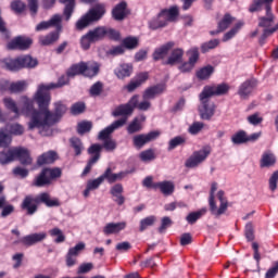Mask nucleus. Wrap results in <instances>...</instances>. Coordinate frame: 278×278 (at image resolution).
<instances>
[{
	"label": "nucleus",
	"mask_w": 278,
	"mask_h": 278,
	"mask_svg": "<svg viewBox=\"0 0 278 278\" xmlns=\"http://www.w3.org/2000/svg\"><path fill=\"white\" fill-rule=\"evenodd\" d=\"M34 101L27 96H23L22 103L24 116H30L28 122V129H39L40 136H53V125L60 123V118L66 114V105L62 102L54 103V112L49 110V104L38 105L39 111L34 108Z\"/></svg>",
	"instance_id": "nucleus-1"
},
{
	"label": "nucleus",
	"mask_w": 278,
	"mask_h": 278,
	"mask_svg": "<svg viewBox=\"0 0 278 278\" xmlns=\"http://www.w3.org/2000/svg\"><path fill=\"white\" fill-rule=\"evenodd\" d=\"M45 203L47 207H60V201L58 199H51L49 193L43 192L34 198V195H27L22 202V210H25L29 216L38 212V205Z\"/></svg>",
	"instance_id": "nucleus-2"
},
{
	"label": "nucleus",
	"mask_w": 278,
	"mask_h": 278,
	"mask_svg": "<svg viewBox=\"0 0 278 278\" xmlns=\"http://www.w3.org/2000/svg\"><path fill=\"white\" fill-rule=\"evenodd\" d=\"M68 77L71 76H61L56 84L50 83L48 85H38L37 91L34 94V101H36L37 105L40 108H42V105H49L51 103V93L49 91L55 88H62V86H66V84H68Z\"/></svg>",
	"instance_id": "nucleus-3"
},
{
	"label": "nucleus",
	"mask_w": 278,
	"mask_h": 278,
	"mask_svg": "<svg viewBox=\"0 0 278 278\" xmlns=\"http://www.w3.org/2000/svg\"><path fill=\"white\" fill-rule=\"evenodd\" d=\"M18 160L23 166H29L33 162L29 151L24 148H11L8 151L0 152V164H10Z\"/></svg>",
	"instance_id": "nucleus-4"
},
{
	"label": "nucleus",
	"mask_w": 278,
	"mask_h": 278,
	"mask_svg": "<svg viewBox=\"0 0 278 278\" xmlns=\"http://www.w3.org/2000/svg\"><path fill=\"white\" fill-rule=\"evenodd\" d=\"M179 16V8L177 5L162 10L156 16L149 22L150 29H160L166 27L168 23H173Z\"/></svg>",
	"instance_id": "nucleus-5"
},
{
	"label": "nucleus",
	"mask_w": 278,
	"mask_h": 278,
	"mask_svg": "<svg viewBox=\"0 0 278 278\" xmlns=\"http://www.w3.org/2000/svg\"><path fill=\"white\" fill-rule=\"evenodd\" d=\"M126 123L127 118H119L99 132L98 140H103L101 150L105 149V151H114L116 149V141L110 138V135L114 134L116 129H121V127H123Z\"/></svg>",
	"instance_id": "nucleus-6"
},
{
	"label": "nucleus",
	"mask_w": 278,
	"mask_h": 278,
	"mask_svg": "<svg viewBox=\"0 0 278 278\" xmlns=\"http://www.w3.org/2000/svg\"><path fill=\"white\" fill-rule=\"evenodd\" d=\"M105 15V5L104 4H98L93 7L91 10H89L88 13L83 15L77 22H76V29H86L88 25H91V23H97V21H101L103 16Z\"/></svg>",
	"instance_id": "nucleus-7"
},
{
	"label": "nucleus",
	"mask_w": 278,
	"mask_h": 278,
	"mask_svg": "<svg viewBox=\"0 0 278 278\" xmlns=\"http://www.w3.org/2000/svg\"><path fill=\"white\" fill-rule=\"evenodd\" d=\"M99 68L101 65L97 62L78 63L74 64L67 71L68 77H75V75H85V77H94L99 75Z\"/></svg>",
	"instance_id": "nucleus-8"
},
{
	"label": "nucleus",
	"mask_w": 278,
	"mask_h": 278,
	"mask_svg": "<svg viewBox=\"0 0 278 278\" xmlns=\"http://www.w3.org/2000/svg\"><path fill=\"white\" fill-rule=\"evenodd\" d=\"M218 190V185L214 182L211 187V193H210V199H208V205L212 214L214 216H220L227 212V200H225V192L224 191H218L217 193V199L220 202L219 207L216 206V202H214V194Z\"/></svg>",
	"instance_id": "nucleus-9"
},
{
	"label": "nucleus",
	"mask_w": 278,
	"mask_h": 278,
	"mask_svg": "<svg viewBox=\"0 0 278 278\" xmlns=\"http://www.w3.org/2000/svg\"><path fill=\"white\" fill-rule=\"evenodd\" d=\"M62 177V169L55 168H43L41 173L35 178L33 185L37 188H45V186L51 185L53 179Z\"/></svg>",
	"instance_id": "nucleus-10"
},
{
	"label": "nucleus",
	"mask_w": 278,
	"mask_h": 278,
	"mask_svg": "<svg viewBox=\"0 0 278 278\" xmlns=\"http://www.w3.org/2000/svg\"><path fill=\"white\" fill-rule=\"evenodd\" d=\"M275 23V14H273V10L266 12V16H262L258 18V27H263V35L261 40L267 39L269 36H273L275 31H278V23L273 26Z\"/></svg>",
	"instance_id": "nucleus-11"
},
{
	"label": "nucleus",
	"mask_w": 278,
	"mask_h": 278,
	"mask_svg": "<svg viewBox=\"0 0 278 278\" xmlns=\"http://www.w3.org/2000/svg\"><path fill=\"white\" fill-rule=\"evenodd\" d=\"M212 149L204 147L201 150L194 151L192 155L185 162L186 168H197L200 164H203L210 157Z\"/></svg>",
	"instance_id": "nucleus-12"
},
{
	"label": "nucleus",
	"mask_w": 278,
	"mask_h": 278,
	"mask_svg": "<svg viewBox=\"0 0 278 278\" xmlns=\"http://www.w3.org/2000/svg\"><path fill=\"white\" fill-rule=\"evenodd\" d=\"M3 103H4V106L7 108V110H10L11 112H13L14 116L10 117L0 111L1 123H5L7 121H14V118H18V116H21V114H25V113H23V108H25V104H23V97L20 100V103L22 105L21 111L18 110V105H16V102L12 98H4Z\"/></svg>",
	"instance_id": "nucleus-13"
},
{
	"label": "nucleus",
	"mask_w": 278,
	"mask_h": 278,
	"mask_svg": "<svg viewBox=\"0 0 278 278\" xmlns=\"http://www.w3.org/2000/svg\"><path fill=\"white\" fill-rule=\"evenodd\" d=\"M201 105L199 108L200 116L203 121H210L212 116H214V112H216V104L210 101V97L205 94L203 97V91L200 93Z\"/></svg>",
	"instance_id": "nucleus-14"
},
{
	"label": "nucleus",
	"mask_w": 278,
	"mask_h": 278,
	"mask_svg": "<svg viewBox=\"0 0 278 278\" xmlns=\"http://www.w3.org/2000/svg\"><path fill=\"white\" fill-rule=\"evenodd\" d=\"M89 34L91 35L92 39L96 42H99V40H103L105 36H108L109 38H112L113 40H118V38H121V35L118 34V31H116L113 28H108L105 26H100L92 30H89Z\"/></svg>",
	"instance_id": "nucleus-15"
},
{
	"label": "nucleus",
	"mask_w": 278,
	"mask_h": 278,
	"mask_svg": "<svg viewBox=\"0 0 278 278\" xmlns=\"http://www.w3.org/2000/svg\"><path fill=\"white\" fill-rule=\"evenodd\" d=\"M136 105H138V96L130 98L128 103L115 108V110L112 112V116H123L122 118H126L127 122V117L134 113Z\"/></svg>",
	"instance_id": "nucleus-16"
},
{
	"label": "nucleus",
	"mask_w": 278,
	"mask_h": 278,
	"mask_svg": "<svg viewBox=\"0 0 278 278\" xmlns=\"http://www.w3.org/2000/svg\"><path fill=\"white\" fill-rule=\"evenodd\" d=\"M188 61L184 62L178 66L180 73H190L197 66V62H199V48H191L187 51Z\"/></svg>",
	"instance_id": "nucleus-17"
},
{
	"label": "nucleus",
	"mask_w": 278,
	"mask_h": 278,
	"mask_svg": "<svg viewBox=\"0 0 278 278\" xmlns=\"http://www.w3.org/2000/svg\"><path fill=\"white\" fill-rule=\"evenodd\" d=\"M231 87L229 85L223 83L219 85L205 86L202 90V97H223V94H227Z\"/></svg>",
	"instance_id": "nucleus-18"
},
{
	"label": "nucleus",
	"mask_w": 278,
	"mask_h": 278,
	"mask_svg": "<svg viewBox=\"0 0 278 278\" xmlns=\"http://www.w3.org/2000/svg\"><path fill=\"white\" fill-rule=\"evenodd\" d=\"M101 144L94 143L91 144L90 148L88 149L89 155H91L90 160L87 163V166L85 167L83 175H88L90 170H92V166L99 162L101 159Z\"/></svg>",
	"instance_id": "nucleus-19"
},
{
	"label": "nucleus",
	"mask_w": 278,
	"mask_h": 278,
	"mask_svg": "<svg viewBox=\"0 0 278 278\" xmlns=\"http://www.w3.org/2000/svg\"><path fill=\"white\" fill-rule=\"evenodd\" d=\"M256 86L257 80L255 78H251L242 83L238 89L240 99H249V97L253 94V90H255Z\"/></svg>",
	"instance_id": "nucleus-20"
},
{
	"label": "nucleus",
	"mask_w": 278,
	"mask_h": 278,
	"mask_svg": "<svg viewBox=\"0 0 278 278\" xmlns=\"http://www.w3.org/2000/svg\"><path fill=\"white\" fill-rule=\"evenodd\" d=\"M31 39L23 36L15 37L13 40H11L8 45L7 48L10 50H16L18 49L20 51H25L31 47Z\"/></svg>",
	"instance_id": "nucleus-21"
},
{
	"label": "nucleus",
	"mask_w": 278,
	"mask_h": 278,
	"mask_svg": "<svg viewBox=\"0 0 278 278\" xmlns=\"http://www.w3.org/2000/svg\"><path fill=\"white\" fill-rule=\"evenodd\" d=\"M160 137V131H151L147 135H137L132 138V142L137 149H142L144 144Z\"/></svg>",
	"instance_id": "nucleus-22"
},
{
	"label": "nucleus",
	"mask_w": 278,
	"mask_h": 278,
	"mask_svg": "<svg viewBox=\"0 0 278 278\" xmlns=\"http://www.w3.org/2000/svg\"><path fill=\"white\" fill-rule=\"evenodd\" d=\"M51 27H56L58 31H62V16L54 15L47 22H41L36 26V31H43L45 29H49Z\"/></svg>",
	"instance_id": "nucleus-23"
},
{
	"label": "nucleus",
	"mask_w": 278,
	"mask_h": 278,
	"mask_svg": "<svg viewBox=\"0 0 278 278\" xmlns=\"http://www.w3.org/2000/svg\"><path fill=\"white\" fill-rule=\"evenodd\" d=\"M47 239V232H36L31 235H27L23 237L20 242L25 247H34V244H38V242H42V240Z\"/></svg>",
	"instance_id": "nucleus-24"
},
{
	"label": "nucleus",
	"mask_w": 278,
	"mask_h": 278,
	"mask_svg": "<svg viewBox=\"0 0 278 278\" xmlns=\"http://www.w3.org/2000/svg\"><path fill=\"white\" fill-rule=\"evenodd\" d=\"M125 229H127V222L109 223L103 227V233L105 236H112L121 233V231H125Z\"/></svg>",
	"instance_id": "nucleus-25"
},
{
	"label": "nucleus",
	"mask_w": 278,
	"mask_h": 278,
	"mask_svg": "<svg viewBox=\"0 0 278 278\" xmlns=\"http://www.w3.org/2000/svg\"><path fill=\"white\" fill-rule=\"evenodd\" d=\"M273 1L275 0H253L249 8V12H262L264 8L266 12H270L273 10Z\"/></svg>",
	"instance_id": "nucleus-26"
},
{
	"label": "nucleus",
	"mask_w": 278,
	"mask_h": 278,
	"mask_svg": "<svg viewBox=\"0 0 278 278\" xmlns=\"http://www.w3.org/2000/svg\"><path fill=\"white\" fill-rule=\"evenodd\" d=\"M129 14V10H127V3L121 2L112 10V16L115 21H125Z\"/></svg>",
	"instance_id": "nucleus-27"
},
{
	"label": "nucleus",
	"mask_w": 278,
	"mask_h": 278,
	"mask_svg": "<svg viewBox=\"0 0 278 278\" xmlns=\"http://www.w3.org/2000/svg\"><path fill=\"white\" fill-rule=\"evenodd\" d=\"M175 47V42L168 41L167 43L156 48L153 53V60H164L166 55H168V51H170Z\"/></svg>",
	"instance_id": "nucleus-28"
},
{
	"label": "nucleus",
	"mask_w": 278,
	"mask_h": 278,
	"mask_svg": "<svg viewBox=\"0 0 278 278\" xmlns=\"http://www.w3.org/2000/svg\"><path fill=\"white\" fill-rule=\"evenodd\" d=\"M159 190L162 192V194H165L166 197H169V194H173L175 192V184L173 181H161V182H154L153 189Z\"/></svg>",
	"instance_id": "nucleus-29"
},
{
	"label": "nucleus",
	"mask_w": 278,
	"mask_h": 278,
	"mask_svg": "<svg viewBox=\"0 0 278 278\" xmlns=\"http://www.w3.org/2000/svg\"><path fill=\"white\" fill-rule=\"evenodd\" d=\"M131 73H134V66H131V64L129 63L121 64L114 71V74L118 79H125V77H131Z\"/></svg>",
	"instance_id": "nucleus-30"
},
{
	"label": "nucleus",
	"mask_w": 278,
	"mask_h": 278,
	"mask_svg": "<svg viewBox=\"0 0 278 278\" xmlns=\"http://www.w3.org/2000/svg\"><path fill=\"white\" fill-rule=\"evenodd\" d=\"M103 180H108L109 184H114L115 181H121L124 177H127V172H119L117 174L112 173V168H106L102 174Z\"/></svg>",
	"instance_id": "nucleus-31"
},
{
	"label": "nucleus",
	"mask_w": 278,
	"mask_h": 278,
	"mask_svg": "<svg viewBox=\"0 0 278 278\" xmlns=\"http://www.w3.org/2000/svg\"><path fill=\"white\" fill-rule=\"evenodd\" d=\"M182 60H184V49L177 48L170 52L165 64H168L169 66H175V64H179V62H181Z\"/></svg>",
	"instance_id": "nucleus-32"
},
{
	"label": "nucleus",
	"mask_w": 278,
	"mask_h": 278,
	"mask_svg": "<svg viewBox=\"0 0 278 278\" xmlns=\"http://www.w3.org/2000/svg\"><path fill=\"white\" fill-rule=\"evenodd\" d=\"M166 90V87L164 85H156L154 87L148 88L142 96V99H148V101H151L154 97H157V94H162Z\"/></svg>",
	"instance_id": "nucleus-33"
},
{
	"label": "nucleus",
	"mask_w": 278,
	"mask_h": 278,
	"mask_svg": "<svg viewBox=\"0 0 278 278\" xmlns=\"http://www.w3.org/2000/svg\"><path fill=\"white\" fill-rule=\"evenodd\" d=\"M0 216L1 218H8V216H11V214H14V205L8 204V200L5 197H0Z\"/></svg>",
	"instance_id": "nucleus-34"
},
{
	"label": "nucleus",
	"mask_w": 278,
	"mask_h": 278,
	"mask_svg": "<svg viewBox=\"0 0 278 278\" xmlns=\"http://www.w3.org/2000/svg\"><path fill=\"white\" fill-rule=\"evenodd\" d=\"M58 160V153L53 151L46 152L41 154L38 160L37 164L38 166H45V164H53Z\"/></svg>",
	"instance_id": "nucleus-35"
},
{
	"label": "nucleus",
	"mask_w": 278,
	"mask_h": 278,
	"mask_svg": "<svg viewBox=\"0 0 278 278\" xmlns=\"http://www.w3.org/2000/svg\"><path fill=\"white\" fill-rule=\"evenodd\" d=\"M111 194L114 197L115 203L117 205H123L125 203V197H123V185L117 184L111 188Z\"/></svg>",
	"instance_id": "nucleus-36"
},
{
	"label": "nucleus",
	"mask_w": 278,
	"mask_h": 278,
	"mask_svg": "<svg viewBox=\"0 0 278 278\" xmlns=\"http://www.w3.org/2000/svg\"><path fill=\"white\" fill-rule=\"evenodd\" d=\"M2 68H5L7 71H21V63L18 58L17 59H11L7 58L1 61Z\"/></svg>",
	"instance_id": "nucleus-37"
},
{
	"label": "nucleus",
	"mask_w": 278,
	"mask_h": 278,
	"mask_svg": "<svg viewBox=\"0 0 278 278\" xmlns=\"http://www.w3.org/2000/svg\"><path fill=\"white\" fill-rule=\"evenodd\" d=\"M18 60L20 68H36V66H38V60L29 55L18 56Z\"/></svg>",
	"instance_id": "nucleus-38"
},
{
	"label": "nucleus",
	"mask_w": 278,
	"mask_h": 278,
	"mask_svg": "<svg viewBox=\"0 0 278 278\" xmlns=\"http://www.w3.org/2000/svg\"><path fill=\"white\" fill-rule=\"evenodd\" d=\"M58 40H60V33H50L39 38V42L43 45V47H49V45H53V42H58Z\"/></svg>",
	"instance_id": "nucleus-39"
},
{
	"label": "nucleus",
	"mask_w": 278,
	"mask_h": 278,
	"mask_svg": "<svg viewBox=\"0 0 278 278\" xmlns=\"http://www.w3.org/2000/svg\"><path fill=\"white\" fill-rule=\"evenodd\" d=\"M70 147L73 149L76 156L81 155V152L84 151V142H81V139L77 137H73L70 139Z\"/></svg>",
	"instance_id": "nucleus-40"
},
{
	"label": "nucleus",
	"mask_w": 278,
	"mask_h": 278,
	"mask_svg": "<svg viewBox=\"0 0 278 278\" xmlns=\"http://www.w3.org/2000/svg\"><path fill=\"white\" fill-rule=\"evenodd\" d=\"M156 220L157 218L153 215L142 218L139 223V231H147L149 227H153V225H155Z\"/></svg>",
	"instance_id": "nucleus-41"
},
{
	"label": "nucleus",
	"mask_w": 278,
	"mask_h": 278,
	"mask_svg": "<svg viewBox=\"0 0 278 278\" xmlns=\"http://www.w3.org/2000/svg\"><path fill=\"white\" fill-rule=\"evenodd\" d=\"M213 73H214V66L207 65V66L200 68L197 72V77H198V79H201V80L210 79V77H212Z\"/></svg>",
	"instance_id": "nucleus-42"
},
{
	"label": "nucleus",
	"mask_w": 278,
	"mask_h": 278,
	"mask_svg": "<svg viewBox=\"0 0 278 278\" xmlns=\"http://www.w3.org/2000/svg\"><path fill=\"white\" fill-rule=\"evenodd\" d=\"M275 162H277L275 154L266 152L262 156L261 166L262 168H268V166H274Z\"/></svg>",
	"instance_id": "nucleus-43"
},
{
	"label": "nucleus",
	"mask_w": 278,
	"mask_h": 278,
	"mask_svg": "<svg viewBox=\"0 0 278 278\" xmlns=\"http://www.w3.org/2000/svg\"><path fill=\"white\" fill-rule=\"evenodd\" d=\"M206 213L207 208H201L198 212L189 213L188 216L186 217V220L187 223H189V225H194V223H197L199 218H201V216H204V214Z\"/></svg>",
	"instance_id": "nucleus-44"
},
{
	"label": "nucleus",
	"mask_w": 278,
	"mask_h": 278,
	"mask_svg": "<svg viewBox=\"0 0 278 278\" xmlns=\"http://www.w3.org/2000/svg\"><path fill=\"white\" fill-rule=\"evenodd\" d=\"M12 144V136L5 132V128L0 129V148L8 149Z\"/></svg>",
	"instance_id": "nucleus-45"
},
{
	"label": "nucleus",
	"mask_w": 278,
	"mask_h": 278,
	"mask_svg": "<svg viewBox=\"0 0 278 278\" xmlns=\"http://www.w3.org/2000/svg\"><path fill=\"white\" fill-rule=\"evenodd\" d=\"M49 233L51 238H55L54 242L56 244H61L62 242H65L66 236H64V232L60 228H52L49 230Z\"/></svg>",
	"instance_id": "nucleus-46"
},
{
	"label": "nucleus",
	"mask_w": 278,
	"mask_h": 278,
	"mask_svg": "<svg viewBox=\"0 0 278 278\" xmlns=\"http://www.w3.org/2000/svg\"><path fill=\"white\" fill-rule=\"evenodd\" d=\"M242 25H244V23L242 22L237 23L235 27H232L228 33L224 35L223 42H228V40H231V38H235L236 34H238V31L242 29Z\"/></svg>",
	"instance_id": "nucleus-47"
},
{
	"label": "nucleus",
	"mask_w": 278,
	"mask_h": 278,
	"mask_svg": "<svg viewBox=\"0 0 278 278\" xmlns=\"http://www.w3.org/2000/svg\"><path fill=\"white\" fill-rule=\"evenodd\" d=\"M231 142L233 144H244L248 142V135L244 130H240L237 134L232 135Z\"/></svg>",
	"instance_id": "nucleus-48"
},
{
	"label": "nucleus",
	"mask_w": 278,
	"mask_h": 278,
	"mask_svg": "<svg viewBox=\"0 0 278 278\" xmlns=\"http://www.w3.org/2000/svg\"><path fill=\"white\" fill-rule=\"evenodd\" d=\"M27 80H20L16 83H11L10 92H23V90H27Z\"/></svg>",
	"instance_id": "nucleus-49"
},
{
	"label": "nucleus",
	"mask_w": 278,
	"mask_h": 278,
	"mask_svg": "<svg viewBox=\"0 0 278 278\" xmlns=\"http://www.w3.org/2000/svg\"><path fill=\"white\" fill-rule=\"evenodd\" d=\"M92 42H96L94 39L92 38V35L88 31L86 35H84L80 39V47L84 49V51H88L90 49V46Z\"/></svg>",
	"instance_id": "nucleus-50"
},
{
	"label": "nucleus",
	"mask_w": 278,
	"mask_h": 278,
	"mask_svg": "<svg viewBox=\"0 0 278 278\" xmlns=\"http://www.w3.org/2000/svg\"><path fill=\"white\" fill-rule=\"evenodd\" d=\"M181 144H186V137L177 136L169 140L168 151H173V149H177V147H181Z\"/></svg>",
	"instance_id": "nucleus-51"
},
{
	"label": "nucleus",
	"mask_w": 278,
	"mask_h": 278,
	"mask_svg": "<svg viewBox=\"0 0 278 278\" xmlns=\"http://www.w3.org/2000/svg\"><path fill=\"white\" fill-rule=\"evenodd\" d=\"M218 45H220V40L212 39V40L201 45V51H202V53H207V51H212V49H216V47H218Z\"/></svg>",
	"instance_id": "nucleus-52"
},
{
	"label": "nucleus",
	"mask_w": 278,
	"mask_h": 278,
	"mask_svg": "<svg viewBox=\"0 0 278 278\" xmlns=\"http://www.w3.org/2000/svg\"><path fill=\"white\" fill-rule=\"evenodd\" d=\"M7 129H9L11 136H23L25 134V128L21 124H12L7 126Z\"/></svg>",
	"instance_id": "nucleus-53"
},
{
	"label": "nucleus",
	"mask_w": 278,
	"mask_h": 278,
	"mask_svg": "<svg viewBox=\"0 0 278 278\" xmlns=\"http://www.w3.org/2000/svg\"><path fill=\"white\" fill-rule=\"evenodd\" d=\"M62 3H66L64 15L66 16V21H68L73 15V10L75 9V0H62Z\"/></svg>",
	"instance_id": "nucleus-54"
},
{
	"label": "nucleus",
	"mask_w": 278,
	"mask_h": 278,
	"mask_svg": "<svg viewBox=\"0 0 278 278\" xmlns=\"http://www.w3.org/2000/svg\"><path fill=\"white\" fill-rule=\"evenodd\" d=\"M139 157L141 162H153V160L155 159V152L152 149H148L142 151L139 154Z\"/></svg>",
	"instance_id": "nucleus-55"
},
{
	"label": "nucleus",
	"mask_w": 278,
	"mask_h": 278,
	"mask_svg": "<svg viewBox=\"0 0 278 278\" xmlns=\"http://www.w3.org/2000/svg\"><path fill=\"white\" fill-rule=\"evenodd\" d=\"M85 250H86V243L79 242L75 247L70 248L67 253H70L71 255H74L76 257H79L81 252L85 251Z\"/></svg>",
	"instance_id": "nucleus-56"
},
{
	"label": "nucleus",
	"mask_w": 278,
	"mask_h": 278,
	"mask_svg": "<svg viewBox=\"0 0 278 278\" xmlns=\"http://www.w3.org/2000/svg\"><path fill=\"white\" fill-rule=\"evenodd\" d=\"M231 23H233V17H231L229 14H226L224 18L218 23L219 31H225V29H227Z\"/></svg>",
	"instance_id": "nucleus-57"
},
{
	"label": "nucleus",
	"mask_w": 278,
	"mask_h": 278,
	"mask_svg": "<svg viewBox=\"0 0 278 278\" xmlns=\"http://www.w3.org/2000/svg\"><path fill=\"white\" fill-rule=\"evenodd\" d=\"M92 129V122H80L77 126V131L80 136L88 134Z\"/></svg>",
	"instance_id": "nucleus-58"
},
{
	"label": "nucleus",
	"mask_w": 278,
	"mask_h": 278,
	"mask_svg": "<svg viewBox=\"0 0 278 278\" xmlns=\"http://www.w3.org/2000/svg\"><path fill=\"white\" fill-rule=\"evenodd\" d=\"M103 176L101 175L100 177L96 179H91L87 181V186L89 187V190H97L101 184H103Z\"/></svg>",
	"instance_id": "nucleus-59"
},
{
	"label": "nucleus",
	"mask_w": 278,
	"mask_h": 278,
	"mask_svg": "<svg viewBox=\"0 0 278 278\" xmlns=\"http://www.w3.org/2000/svg\"><path fill=\"white\" fill-rule=\"evenodd\" d=\"M204 124L201 122H194L188 129L189 134H191V136H197V134L201 132V129H203Z\"/></svg>",
	"instance_id": "nucleus-60"
},
{
	"label": "nucleus",
	"mask_w": 278,
	"mask_h": 278,
	"mask_svg": "<svg viewBox=\"0 0 278 278\" xmlns=\"http://www.w3.org/2000/svg\"><path fill=\"white\" fill-rule=\"evenodd\" d=\"M85 111H86V104L84 102H77V103L73 104L71 108V112L74 115L83 114V112H85Z\"/></svg>",
	"instance_id": "nucleus-61"
},
{
	"label": "nucleus",
	"mask_w": 278,
	"mask_h": 278,
	"mask_svg": "<svg viewBox=\"0 0 278 278\" xmlns=\"http://www.w3.org/2000/svg\"><path fill=\"white\" fill-rule=\"evenodd\" d=\"M123 45L124 47H126V49H136V47H138V39L134 37H128L123 40Z\"/></svg>",
	"instance_id": "nucleus-62"
},
{
	"label": "nucleus",
	"mask_w": 278,
	"mask_h": 278,
	"mask_svg": "<svg viewBox=\"0 0 278 278\" xmlns=\"http://www.w3.org/2000/svg\"><path fill=\"white\" fill-rule=\"evenodd\" d=\"M277 184H278V172H275L269 178V190H271V192H275L277 190Z\"/></svg>",
	"instance_id": "nucleus-63"
},
{
	"label": "nucleus",
	"mask_w": 278,
	"mask_h": 278,
	"mask_svg": "<svg viewBox=\"0 0 278 278\" xmlns=\"http://www.w3.org/2000/svg\"><path fill=\"white\" fill-rule=\"evenodd\" d=\"M277 273H278V262H276L274 266L267 270V273L265 274V278H275L277 277Z\"/></svg>",
	"instance_id": "nucleus-64"
}]
</instances>
